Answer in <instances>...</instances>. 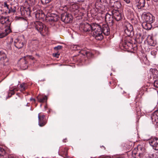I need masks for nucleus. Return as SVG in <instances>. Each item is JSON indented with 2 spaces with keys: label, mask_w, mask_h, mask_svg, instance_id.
<instances>
[{
  "label": "nucleus",
  "mask_w": 158,
  "mask_h": 158,
  "mask_svg": "<svg viewBox=\"0 0 158 158\" xmlns=\"http://www.w3.org/2000/svg\"><path fill=\"white\" fill-rule=\"evenodd\" d=\"M93 36L97 40H101L102 39L103 36L102 30V27L99 24H97L96 26L93 27Z\"/></svg>",
  "instance_id": "obj_1"
},
{
  "label": "nucleus",
  "mask_w": 158,
  "mask_h": 158,
  "mask_svg": "<svg viewBox=\"0 0 158 158\" xmlns=\"http://www.w3.org/2000/svg\"><path fill=\"white\" fill-rule=\"evenodd\" d=\"M34 26L35 29L41 34L47 33L48 31V28L40 22L36 21L35 23Z\"/></svg>",
  "instance_id": "obj_2"
},
{
  "label": "nucleus",
  "mask_w": 158,
  "mask_h": 158,
  "mask_svg": "<svg viewBox=\"0 0 158 158\" xmlns=\"http://www.w3.org/2000/svg\"><path fill=\"white\" fill-rule=\"evenodd\" d=\"M15 46L18 49L22 48L26 43L24 36H22L16 39L14 42Z\"/></svg>",
  "instance_id": "obj_3"
},
{
  "label": "nucleus",
  "mask_w": 158,
  "mask_h": 158,
  "mask_svg": "<svg viewBox=\"0 0 158 158\" xmlns=\"http://www.w3.org/2000/svg\"><path fill=\"white\" fill-rule=\"evenodd\" d=\"M8 60L6 53L3 51H0V66H4L8 64Z\"/></svg>",
  "instance_id": "obj_4"
},
{
  "label": "nucleus",
  "mask_w": 158,
  "mask_h": 158,
  "mask_svg": "<svg viewBox=\"0 0 158 158\" xmlns=\"http://www.w3.org/2000/svg\"><path fill=\"white\" fill-rule=\"evenodd\" d=\"M124 26V32L127 36H130L133 34V27L130 23H126Z\"/></svg>",
  "instance_id": "obj_5"
},
{
  "label": "nucleus",
  "mask_w": 158,
  "mask_h": 158,
  "mask_svg": "<svg viewBox=\"0 0 158 158\" xmlns=\"http://www.w3.org/2000/svg\"><path fill=\"white\" fill-rule=\"evenodd\" d=\"M96 23H94L91 25L89 24L88 23H83L81 26V28L85 32H92L93 31V27L94 26H96Z\"/></svg>",
  "instance_id": "obj_6"
},
{
  "label": "nucleus",
  "mask_w": 158,
  "mask_h": 158,
  "mask_svg": "<svg viewBox=\"0 0 158 158\" xmlns=\"http://www.w3.org/2000/svg\"><path fill=\"white\" fill-rule=\"evenodd\" d=\"M61 19L62 21L68 23L72 21V16L70 14L65 13L61 15Z\"/></svg>",
  "instance_id": "obj_7"
},
{
  "label": "nucleus",
  "mask_w": 158,
  "mask_h": 158,
  "mask_svg": "<svg viewBox=\"0 0 158 158\" xmlns=\"http://www.w3.org/2000/svg\"><path fill=\"white\" fill-rule=\"evenodd\" d=\"M0 23L2 24H5V27L10 28V22L8 17L1 16L0 19Z\"/></svg>",
  "instance_id": "obj_8"
},
{
  "label": "nucleus",
  "mask_w": 158,
  "mask_h": 158,
  "mask_svg": "<svg viewBox=\"0 0 158 158\" xmlns=\"http://www.w3.org/2000/svg\"><path fill=\"white\" fill-rule=\"evenodd\" d=\"M113 17V15H111L108 13H107L105 15V21L107 24L110 26H112L114 24Z\"/></svg>",
  "instance_id": "obj_9"
},
{
  "label": "nucleus",
  "mask_w": 158,
  "mask_h": 158,
  "mask_svg": "<svg viewBox=\"0 0 158 158\" xmlns=\"http://www.w3.org/2000/svg\"><path fill=\"white\" fill-rule=\"evenodd\" d=\"M149 143L154 149L158 150V139L156 138L150 139Z\"/></svg>",
  "instance_id": "obj_10"
},
{
  "label": "nucleus",
  "mask_w": 158,
  "mask_h": 158,
  "mask_svg": "<svg viewBox=\"0 0 158 158\" xmlns=\"http://www.w3.org/2000/svg\"><path fill=\"white\" fill-rule=\"evenodd\" d=\"M35 16L37 19L41 20H44L45 19H46L47 17L42 10L37 11L35 14Z\"/></svg>",
  "instance_id": "obj_11"
},
{
  "label": "nucleus",
  "mask_w": 158,
  "mask_h": 158,
  "mask_svg": "<svg viewBox=\"0 0 158 158\" xmlns=\"http://www.w3.org/2000/svg\"><path fill=\"white\" fill-rule=\"evenodd\" d=\"M45 116L44 115H40L39 114L38 116V124L41 127L44 126L46 123L47 122L45 119Z\"/></svg>",
  "instance_id": "obj_12"
},
{
  "label": "nucleus",
  "mask_w": 158,
  "mask_h": 158,
  "mask_svg": "<svg viewBox=\"0 0 158 158\" xmlns=\"http://www.w3.org/2000/svg\"><path fill=\"white\" fill-rule=\"evenodd\" d=\"M18 64L21 68L23 70L27 68V62L24 58H21Z\"/></svg>",
  "instance_id": "obj_13"
},
{
  "label": "nucleus",
  "mask_w": 158,
  "mask_h": 158,
  "mask_svg": "<svg viewBox=\"0 0 158 158\" xmlns=\"http://www.w3.org/2000/svg\"><path fill=\"white\" fill-rule=\"evenodd\" d=\"M143 17L145 22L152 23L154 21V17L151 14L144 15Z\"/></svg>",
  "instance_id": "obj_14"
},
{
  "label": "nucleus",
  "mask_w": 158,
  "mask_h": 158,
  "mask_svg": "<svg viewBox=\"0 0 158 158\" xmlns=\"http://www.w3.org/2000/svg\"><path fill=\"white\" fill-rule=\"evenodd\" d=\"M112 14L116 20L119 21L121 19L122 14L118 11L113 10L112 12Z\"/></svg>",
  "instance_id": "obj_15"
},
{
  "label": "nucleus",
  "mask_w": 158,
  "mask_h": 158,
  "mask_svg": "<svg viewBox=\"0 0 158 158\" xmlns=\"http://www.w3.org/2000/svg\"><path fill=\"white\" fill-rule=\"evenodd\" d=\"M151 119L152 121L156 126H158V112H154L151 116Z\"/></svg>",
  "instance_id": "obj_16"
},
{
  "label": "nucleus",
  "mask_w": 158,
  "mask_h": 158,
  "mask_svg": "<svg viewBox=\"0 0 158 158\" xmlns=\"http://www.w3.org/2000/svg\"><path fill=\"white\" fill-rule=\"evenodd\" d=\"M11 32V30L9 27L6 28L5 29L0 31V38H2L7 35Z\"/></svg>",
  "instance_id": "obj_17"
},
{
  "label": "nucleus",
  "mask_w": 158,
  "mask_h": 158,
  "mask_svg": "<svg viewBox=\"0 0 158 158\" xmlns=\"http://www.w3.org/2000/svg\"><path fill=\"white\" fill-rule=\"evenodd\" d=\"M108 25L104 24L102 27V33H103L105 35H109L110 33V29L108 26Z\"/></svg>",
  "instance_id": "obj_18"
},
{
  "label": "nucleus",
  "mask_w": 158,
  "mask_h": 158,
  "mask_svg": "<svg viewBox=\"0 0 158 158\" xmlns=\"http://www.w3.org/2000/svg\"><path fill=\"white\" fill-rule=\"evenodd\" d=\"M59 17L56 15H51V16H50L49 17L47 16L46 19L48 20L49 22H57L58 19Z\"/></svg>",
  "instance_id": "obj_19"
},
{
  "label": "nucleus",
  "mask_w": 158,
  "mask_h": 158,
  "mask_svg": "<svg viewBox=\"0 0 158 158\" xmlns=\"http://www.w3.org/2000/svg\"><path fill=\"white\" fill-rule=\"evenodd\" d=\"M136 6L138 9H141L144 7L145 0H135Z\"/></svg>",
  "instance_id": "obj_20"
},
{
  "label": "nucleus",
  "mask_w": 158,
  "mask_h": 158,
  "mask_svg": "<svg viewBox=\"0 0 158 158\" xmlns=\"http://www.w3.org/2000/svg\"><path fill=\"white\" fill-rule=\"evenodd\" d=\"M152 23L144 22L142 23L143 27L145 29L149 30L152 27L151 24Z\"/></svg>",
  "instance_id": "obj_21"
},
{
  "label": "nucleus",
  "mask_w": 158,
  "mask_h": 158,
  "mask_svg": "<svg viewBox=\"0 0 158 158\" xmlns=\"http://www.w3.org/2000/svg\"><path fill=\"white\" fill-rule=\"evenodd\" d=\"M150 71L151 72L152 74L151 76L153 79H156L158 76V71L155 69H150Z\"/></svg>",
  "instance_id": "obj_22"
},
{
  "label": "nucleus",
  "mask_w": 158,
  "mask_h": 158,
  "mask_svg": "<svg viewBox=\"0 0 158 158\" xmlns=\"http://www.w3.org/2000/svg\"><path fill=\"white\" fill-rule=\"evenodd\" d=\"M137 150L139 152V155H141L144 152L145 148L142 145H139L137 147Z\"/></svg>",
  "instance_id": "obj_23"
},
{
  "label": "nucleus",
  "mask_w": 158,
  "mask_h": 158,
  "mask_svg": "<svg viewBox=\"0 0 158 158\" xmlns=\"http://www.w3.org/2000/svg\"><path fill=\"white\" fill-rule=\"evenodd\" d=\"M27 88V84L24 83H23L20 85L19 89L20 92H22L23 91H25Z\"/></svg>",
  "instance_id": "obj_24"
},
{
  "label": "nucleus",
  "mask_w": 158,
  "mask_h": 158,
  "mask_svg": "<svg viewBox=\"0 0 158 158\" xmlns=\"http://www.w3.org/2000/svg\"><path fill=\"white\" fill-rule=\"evenodd\" d=\"M37 0H26V2L29 6H32L34 5Z\"/></svg>",
  "instance_id": "obj_25"
},
{
  "label": "nucleus",
  "mask_w": 158,
  "mask_h": 158,
  "mask_svg": "<svg viewBox=\"0 0 158 158\" xmlns=\"http://www.w3.org/2000/svg\"><path fill=\"white\" fill-rule=\"evenodd\" d=\"M147 41L149 44L151 46H154V43L153 40L152 39V37L150 36L148 37L147 40Z\"/></svg>",
  "instance_id": "obj_26"
},
{
  "label": "nucleus",
  "mask_w": 158,
  "mask_h": 158,
  "mask_svg": "<svg viewBox=\"0 0 158 158\" xmlns=\"http://www.w3.org/2000/svg\"><path fill=\"white\" fill-rule=\"evenodd\" d=\"M38 101L40 102H44L47 100V97L45 96L42 98L38 96L37 97Z\"/></svg>",
  "instance_id": "obj_27"
},
{
  "label": "nucleus",
  "mask_w": 158,
  "mask_h": 158,
  "mask_svg": "<svg viewBox=\"0 0 158 158\" xmlns=\"http://www.w3.org/2000/svg\"><path fill=\"white\" fill-rule=\"evenodd\" d=\"M6 153V151L5 150L0 147V156H4Z\"/></svg>",
  "instance_id": "obj_28"
},
{
  "label": "nucleus",
  "mask_w": 158,
  "mask_h": 158,
  "mask_svg": "<svg viewBox=\"0 0 158 158\" xmlns=\"http://www.w3.org/2000/svg\"><path fill=\"white\" fill-rule=\"evenodd\" d=\"M68 149L67 148H64L62 149L61 154L62 155H64L65 156L67 155V151Z\"/></svg>",
  "instance_id": "obj_29"
},
{
  "label": "nucleus",
  "mask_w": 158,
  "mask_h": 158,
  "mask_svg": "<svg viewBox=\"0 0 158 158\" xmlns=\"http://www.w3.org/2000/svg\"><path fill=\"white\" fill-rule=\"evenodd\" d=\"M149 156L150 158H157L158 156L156 153H150L149 154Z\"/></svg>",
  "instance_id": "obj_30"
},
{
  "label": "nucleus",
  "mask_w": 158,
  "mask_h": 158,
  "mask_svg": "<svg viewBox=\"0 0 158 158\" xmlns=\"http://www.w3.org/2000/svg\"><path fill=\"white\" fill-rule=\"evenodd\" d=\"M52 0H41L42 3L44 4H46L50 2Z\"/></svg>",
  "instance_id": "obj_31"
},
{
  "label": "nucleus",
  "mask_w": 158,
  "mask_h": 158,
  "mask_svg": "<svg viewBox=\"0 0 158 158\" xmlns=\"http://www.w3.org/2000/svg\"><path fill=\"white\" fill-rule=\"evenodd\" d=\"M7 12L9 13H10L11 12H15V9H13L12 7H10V8L9 9L8 11H7Z\"/></svg>",
  "instance_id": "obj_32"
},
{
  "label": "nucleus",
  "mask_w": 158,
  "mask_h": 158,
  "mask_svg": "<svg viewBox=\"0 0 158 158\" xmlns=\"http://www.w3.org/2000/svg\"><path fill=\"white\" fill-rule=\"evenodd\" d=\"M82 54L84 55L85 56L86 55L87 56L89 57L91 55V53L89 52H84Z\"/></svg>",
  "instance_id": "obj_33"
},
{
  "label": "nucleus",
  "mask_w": 158,
  "mask_h": 158,
  "mask_svg": "<svg viewBox=\"0 0 158 158\" xmlns=\"http://www.w3.org/2000/svg\"><path fill=\"white\" fill-rule=\"evenodd\" d=\"M154 86L156 88H158V80H156L154 82Z\"/></svg>",
  "instance_id": "obj_34"
},
{
  "label": "nucleus",
  "mask_w": 158,
  "mask_h": 158,
  "mask_svg": "<svg viewBox=\"0 0 158 158\" xmlns=\"http://www.w3.org/2000/svg\"><path fill=\"white\" fill-rule=\"evenodd\" d=\"M62 46L60 45H58L57 46L55 47L54 48V49L55 50H58L62 49Z\"/></svg>",
  "instance_id": "obj_35"
},
{
  "label": "nucleus",
  "mask_w": 158,
  "mask_h": 158,
  "mask_svg": "<svg viewBox=\"0 0 158 158\" xmlns=\"http://www.w3.org/2000/svg\"><path fill=\"white\" fill-rule=\"evenodd\" d=\"M104 0H101L98 1L96 2L95 3V5L96 6H98L99 7H101V6H99V4H101V3H102V1H103Z\"/></svg>",
  "instance_id": "obj_36"
},
{
  "label": "nucleus",
  "mask_w": 158,
  "mask_h": 158,
  "mask_svg": "<svg viewBox=\"0 0 158 158\" xmlns=\"http://www.w3.org/2000/svg\"><path fill=\"white\" fill-rule=\"evenodd\" d=\"M80 47L77 45H74L73 46V49L75 50H80Z\"/></svg>",
  "instance_id": "obj_37"
},
{
  "label": "nucleus",
  "mask_w": 158,
  "mask_h": 158,
  "mask_svg": "<svg viewBox=\"0 0 158 158\" xmlns=\"http://www.w3.org/2000/svg\"><path fill=\"white\" fill-rule=\"evenodd\" d=\"M151 54L152 55L154 56V57H155L157 54V52L156 51L153 50L151 51Z\"/></svg>",
  "instance_id": "obj_38"
},
{
  "label": "nucleus",
  "mask_w": 158,
  "mask_h": 158,
  "mask_svg": "<svg viewBox=\"0 0 158 158\" xmlns=\"http://www.w3.org/2000/svg\"><path fill=\"white\" fill-rule=\"evenodd\" d=\"M4 7H6V8L8 10L10 8V7L7 4L6 2H4V4L3 5Z\"/></svg>",
  "instance_id": "obj_39"
},
{
  "label": "nucleus",
  "mask_w": 158,
  "mask_h": 158,
  "mask_svg": "<svg viewBox=\"0 0 158 158\" xmlns=\"http://www.w3.org/2000/svg\"><path fill=\"white\" fill-rule=\"evenodd\" d=\"M19 90V89L17 88H14L12 90H11V94L12 95H13L15 94V91H18Z\"/></svg>",
  "instance_id": "obj_40"
},
{
  "label": "nucleus",
  "mask_w": 158,
  "mask_h": 158,
  "mask_svg": "<svg viewBox=\"0 0 158 158\" xmlns=\"http://www.w3.org/2000/svg\"><path fill=\"white\" fill-rule=\"evenodd\" d=\"M20 100V97H18V98H16L14 100V102L15 103H17L19 102Z\"/></svg>",
  "instance_id": "obj_41"
},
{
  "label": "nucleus",
  "mask_w": 158,
  "mask_h": 158,
  "mask_svg": "<svg viewBox=\"0 0 158 158\" xmlns=\"http://www.w3.org/2000/svg\"><path fill=\"white\" fill-rule=\"evenodd\" d=\"M8 158H18V157L12 155H10L8 156Z\"/></svg>",
  "instance_id": "obj_42"
},
{
  "label": "nucleus",
  "mask_w": 158,
  "mask_h": 158,
  "mask_svg": "<svg viewBox=\"0 0 158 158\" xmlns=\"http://www.w3.org/2000/svg\"><path fill=\"white\" fill-rule=\"evenodd\" d=\"M59 55V54L57 53H55L54 54V56L57 58H58Z\"/></svg>",
  "instance_id": "obj_43"
},
{
  "label": "nucleus",
  "mask_w": 158,
  "mask_h": 158,
  "mask_svg": "<svg viewBox=\"0 0 158 158\" xmlns=\"http://www.w3.org/2000/svg\"><path fill=\"white\" fill-rule=\"evenodd\" d=\"M29 58L30 59H31L32 60H33L34 59V57L32 56H29Z\"/></svg>",
  "instance_id": "obj_44"
},
{
  "label": "nucleus",
  "mask_w": 158,
  "mask_h": 158,
  "mask_svg": "<svg viewBox=\"0 0 158 158\" xmlns=\"http://www.w3.org/2000/svg\"><path fill=\"white\" fill-rule=\"evenodd\" d=\"M31 101H33L34 102H35V99L31 98H30Z\"/></svg>",
  "instance_id": "obj_45"
},
{
  "label": "nucleus",
  "mask_w": 158,
  "mask_h": 158,
  "mask_svg": "<svg viewBox=\"0 0 158 158\" xmlns=\"http://www.w3.org/2000/svg\"><path fill=\"white\" fill-rule=\"evenodd\" d=\"M101 148H103L104 149H105V148L103 146H101Z\"/></svg>",
  "instance_id": "obj_46"
},
{
  "label": "nucleus",
  "mask_w": 158,
  "mask_h": 158,
  "mask_svg": "<svg viewBox=\"0 0 158 158\" xmlns=\"http://www.w3.org/2000/svg\"><path fill=\"white\" fill-rule=\"evenodd\" d=\"M134 154L135 155L136 154V153H135V152H132V154L133 155Z\"/></svg>",
  "instance_id": "obj_47"
},
{
  "label": "nucleus",
  "mask_w": 158,
  "mask_h": 158,
  "mask_svg": "<svg viewBox=\"0 0 158 158\" xmlns=\"http://www.w3.org/2000/svg\"><path fill=\"white\" fill-rule=\"evenodd\" d=\"M127 43H126L125 45L124 46L125 47H126V45H127Z\"/></svg>",
  "instance_id": "obj_48"
},
{
  "label": "nucleus",
  "mask_w": 158,
  "mask_h": 158,
  "mask_svg": "<svg viewBox=\"0 0 158 158\" xmlns=\"http://www.w3.org/2000/svg\"><path fill=\"white\" fill-rule=\"evenodd\" d=\"M128 43L130 44L131 45V44L130 43Z\"/></svg>",
  "instance_id": "obj_49"
}]
</instances>
